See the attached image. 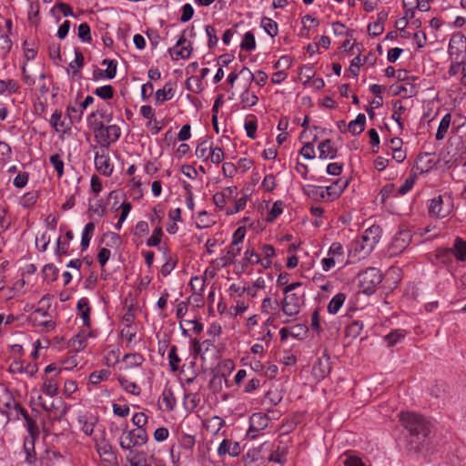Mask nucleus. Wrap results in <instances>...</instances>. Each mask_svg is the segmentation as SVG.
<instances>
[{
    "instance_id": "nucleus-1",
    "label": "nucleus",
    "mask_w": 466,
    "mask_h": 466,
    "mask_svg": "<svg viewBox=\"0 0 466 466\" xmlns=\"http://www.w3.org/2000/svg\"><path fill=\"white\" fill-rule=\"evenodd\" d=\"M400 419L404 428L410 432L411 448L419 450L431 432L430 423L424 417L414 412H403L400 415Z\"/></svg>"
},
{
    "instance_id": "nucleus-2",
    "label": "nucleus",
    "mask_w": 466,
    "mask_h": 466,
    "mask_svg": "<svg viewBox=\"0 0 466 466\" xmlns=\"http://www.w3.org/2000/svg\"><path fill=\"white\" fill-rule=\"evenodd\" d=\"M88 125L95 134L96 141L101 147H109L117 141L121 135L120 127L116 125L106 127L102 121L96 119V113H91L87 117Z\"/></svg>"
},
{
    "instance_id": "nucleus-3",
    "label": "nucleus",
    "mask_w": 466,
    "mask_h": 466,
    "mask_svg": "<svg viewBox=\"0 0 466 466\" xmlns=\"http://www.w3.org/2000/svg\"><path fill=\"white\" fill-rule=\"evenodd\" d=\"M382 234L380 226L373 225L367 228L360 238L355 239L351 243L350 253L354 252L359 255V258L368 256L379 243Z\"/></svg>"
},
{
    "instance_id": "nucleus-4",
    "label": "nucleus",
    "mask_w": 466,
    "mask_h": 466,
    "mask_svg": "<svg viewBox=\"0 0 466 466\" xmlns=\"http://www.w3.org/2000/svg\"><path fill=\"white\" fill-rule=\"evenodd\" d=\"M147 441V433L145 429L127 430L125 424L119 437V445L125 451H132L134 448L141 447Z\"/></svg>"
},
{
    "instance_id": "nucleus-5",
    "label": "nucleus",
    "mask_w": 466,
    "mask_h": 466,
    "mask_svg": "<svg viewBox=\"0 0 466 466\" xmlns=\"http://www.w3.org/2000/svg\"><path fill=\"white\" fill-rule=\"evenodd\" d=\"M453 198L451 193L441 194L430 200L428 212L431 217L444 218L453 210Z\"/></svg>"
},
{
    "instance_id": "nucleus-6",
    "label": "nucleus",
    "mask_w": 466,
    "mask_h": 466,
    "mask_svg": "<svg viewBox=\"0 0 466 466\" xmlns=\"http://www.w3.org/2000/svg\"><path fill=\"white\" fill-rule=\"evenodd\" d=\"M359 283L362 291L366 294H371L382 281V275L376 268H368L359 274Z\"/></svg>"
},
{
    "instance_id": "nucleus-7",
    "label": "nucleus",
    "mask_w": 466,
    "mask_h": 466,
    "mask_svg": "<svg viewBox=\"0 0 466 466\" xmlns=\"http://www.w3.org/2000/svg\"><path fill=\"white\" fill-rule=\"evenodd\" d=\"M304 292H293L285 294L281 301V309L283 313L289 317L297 316L301 307L304 305Z\"/></svg>"
},
{
    "instance_id": "nucleus-8",
    "label": "nucleus",
    "mask_w": 466,
    "mask_h": 466,
    "mask_svg": "<svg viewBox=\"0 0 466 466\" xmlns=\"http://www.w3.org/2000/svg\"><path fill=\"white\" fill-rule=\"evenodd\" d=\"M411 238L412 236L409 230L403 229L397 232L389 245L390 255L397 256L403 252L410 244Z\"/></svg>"
},
{
    "instance_id": "nucleus-9",
    "label": "nucleus",
    "mask_w": 466,
    "mask_h": 466,
    "mask_svg": "<svg viewBox=\"0 0 466 466\" xmlns=\"http://www.w3.org/2000/svg\"><path fill=\"white\" fill-rule=\"evenodd\" d=\"M268 452V447L266 443L249 450L244 456L243 461L245 466H264L268 461L266 453Z\"/></svg>"
},
{
    "instance_id": "nucleus-10",
    "label": "nucleus",
    "mask_w": 466,
    "mask_h": 466,
    "mask_svg": "<svg viewBox=\"0 0 466 466\" xmlns=\"http://www.w3.org/2000/svg\"><path fill=\"white\" fill-rule=\"evenodd\" d=\"M185 34L186 30H184L182 35L179 36L176 46L173 48L168 49L170 56L175 60L178 58L188 59L191 56L193 50L192 45L187 40Z\"/></svg>"
},
{
    "instance_id": "nucleus-11",
    "label": "nucleus",
    "mask_w": 466,
    "mask_h": 466,
    "mask_svg": "<svg viewBox=\"0 0 466 466\" xmlns=\"http://www.w3.org/2000/svg\"><path fill=\"white\" fill-rule=\"evenodd\" d=\"M448 53L452 60L466 56V37L461 33L454 34L449 43Z\"/></svg>"
},
{
    "instance_id": "nucleus-12",
    "label": "nucleus",
    "mask_w": 466,
    "mask_h": 466,
    "mask_svg": "<svg viewBox=\"0 0 466 466\" xmlns=\"http://www.w3.org/2000/svg\"><path fill=\"white\" fill-rule=\"evenodd\" d=\"M30 320L35 326L43 328L46 331L53 330L56 328L55 321L44 309H35L30 315Z\"/></svg>"
},
{
    "instance_id": "nucleus-13",
    "label": "nucleus",
    "mask_w": 466,
    "mask_h": 466,
    "mask_svg": "<svg viewBox=\"0 0 466 466\" xmlns=\"http://www.w3.org/2000/svg\"><path fill=\"white\" fill-rule=\"evenodd\" d=\"M330 370L331 367L329 357L323 355L322 357L319 358L316 363L313 365L312 375L317 380L320 381L329 374Z\"/></svg>"
},
{
    "instance_id": "nucleus-14",
    "label": "nucleus",
    "mask_w": 466,
    "mask_h": 466,
    "mask_svg": "<svg viewBox=\"0 0 466 466\" xmlns=\"http://www.w3.org/2000/svg\"><path fill=\"white\" fill-rule=\"evenodd\" d=\"M16 402L12 392L6 388H4L0 395V411L5 414L8 420L12 419V409L15 408Z\"/></svg>"
},
{
    "instance_id": "nucleus-15",
    "label": "nucleus",
    "mask_w": 466,
    "mask_h": 466,
    "mask_svg": "<svg viewBox=\"0 0 466 466\" xmlns=\"http://www.w3.org/2000/svg\"><path fill=\"white\" fill-rule=\"evenodd\" d=\"M240 452L241 447L239 443L229 439H224L218 448V455L219 457H224L226 455L237 457Z\"/></svg>"
},
{
    "instance_id": "nucleus-16",
    "label": "nucleus",
    "mask_w": 466,
    "mask_h": 466,
    "mask_svg": "<svg viewBox=\"0 0 466 466\" xmlns=\"http://www.w3.org/2000/svg\"><path fill=\"white\" fill-rule=\"evenodd\" d=\"M268 417L262 413H254L250 417V425L248 434L255 438L258 433L268 426Z\"/></svg>"
},
{
    "instance_id": "nucleus-17",
    "label": "nucleus",
    "mask_w": 466,
    "mask_h": 466,
    "mask_svg": "<svg viewBox=\"0 0 466 466\" xmlns=\"http://www.w3.org/2000/svg\"><path fill=\"white\" fill-rule=\"evenodd\" d=\"M39 436L38 427L35 426V432L34 434L29 433V437L25 439L24 450L25 452V461L29 464H33L35 461V442Z\"/></svg>"
},
{
    "instance_id": "nucleus-18",
    "label": "nucleus",
    "mask_w": 466,
    "mask_h": 466,
    "mask_svg": "<svg viewBox=\"0 0 466 466\" xmlns=\"http://www.w3.org/2000/svg\"><path fill=\"white\" fill-rule=\"evenodd\" d=\"M95 166L99 173L106 177L111 176L113 172V165L110 163V158L107 155L96 153Z\"/></svg>"
},
{
    "instance_id": "nucleus-19",
    "label": "nucleus",
    "mask_w": 466,
    "mask_h": 466,
    "mask_svg": "<svg viewBox=\"0 0 466 466\" xmlns=\"http://www.w3.org/2000/svg\"><path fill=\"white\" fill-rule=\"evenodd\" d=\"M14 419L18 420L19 416L22 415L25 420V426L28 433L34 434L35 432V421L29 416L25 409H24L19 402H16L15 408L12 409Z\"/></svg>"
},
{
    "instance_id": "nucleus-20",
    "label": "nucleus",
    "mask_w": 466,
    "mask_h": 466,
    "mask_svg": "<svg viewBox=\"0 0 466 466\" xmlns=\"http://www.w3.org/2000/svg\"><path fill=\"white\" fill-rule=\"evenodd\" d=\"M318 149L319 152V157L321 159H334L337 157L338 149L333 146L331 139L321 141Z\"/></svg>"
},
{
    "instance_id": "nucleus-21",
    "label": "nucleus",
    "mask_w": 466,
    "mask_h": 466,
    "mask_svg": "<svg viewBox=\"0 0 466 466\" xmlns=\"http://www.w3.org/2000/svg\"><path fill=\"white\" fill-rule=\"evenodd\" d=\"M47 412L53 420H59L67 412V407L61 399L55 400L49 404Z\"/></svg>"
},
{
    "instance_id": "nucleus-22",
    "label": "nucleus",
    "mask_w": 466,
    "mask_h": 466,
    "mask_svg": "<svg viewBox=\"0 0 466 466\" xmlns=\"http://www.w3.org/2000/svg\"><path fill=\"white\" fill-rule=\"evenodd\" d=\"M446 253H452L457 260H466V241L460 237L454 239V243L451 248L445 250Z\"/></svg>"
},
{
    "instance_id": "nucleus-23",
    "label": "nucleus",
    "mask_w": 466,
    "mask_h": 466,
    "mask_svg": "<svg viewBox=\"0 0 466 466\" xmlns=\"http://www.w3.org/2000/svg\"><path fill=\"white\" fill-rule=\"evenodd\" d=\"M268 452L269 454L267 457L268 461L282 463L286 460V456L288 454V447L281 445V442H279L275 450L268 449Z\"/></svg>"
},
{
    "instance_id": "nucleus-24",
    "label": "nucleus",
    "mask_w": 466,
    "mask_h": 466,
    "mask_svg": "<svg viewBox=\"0 0 466 466\" xmlns=\"http://www.w3.org/2000/svg\"><path fill=\"white\" fill-rule=\"evenodd\" d=\"M77 311L83 319V323L86 327H90V311L89 301L86 298H82L77 301L76 305Z\"/></svg>"
},
{
    "instance_id": "nucleus-25",
    "label": "nucleus",
    "mask_w": 466,
    "mask_h": 466,
    "mask_svg": "<svg viewBox=\"0 0 466 466\" xmlns=\"http://www.w3.org/2000/svg\"><path fill=\"white\" fill-rule=\"evenodd\" d=\"M175 83L167 82L162 89H158L156 92V102L163 103L165 101L170 100L173 98L175 95Z\"/></svg>"
},
{
    "instance_id": "nucleus-26",
    "label": "nucleus",
    "mask_w": 466,
    "mask_h": 466,
    "mask_svg": "<svg viewBox=\"0 0 466 466\" xmlns=\"http://www.w3.org/2000/svg\"><path fill=\"white\" fill-rule=\"evenodd\" d=\"M366 116L364 114L360 113L357 117L350 121L348 125V131L353 136L360 135L365 129Z\"/></svg>"
},
{
    "instance_id": "nucleus-27",
    "label": "nucleus",
    "mask_w": 466,
    "mask_h": 466,
    "mask_svg": "<svg viewBox=\"0 0 466 466\" xmlns=\"http://www.w3.org/2000/svg\"><path fill=\"white\" fill-rule=\"evenodd\" d=\"M63 459V456L56 451L46 450L40 458V466H55V464Z\"/></svg>"
},
{
    "instance_id": "nucleus-28",
    "label": "nucleus",
    "mask_w": 466,
    "mask_h": 466,
    "mask_svg": "<svg viewBox=\"0 0 466 466\" xmlns=\"http://www.w3.org/2000/svg\"><path fill=\"white\" fill-rule=\"evenodd\" d=\"M19 83L15 79H0V95H13L18 93Z\"/></svg>"
},
{
    "instance_id": "nucleus-29",
    "label": "nucleus",
    "mask_w": 466,
    "mask_h": 466,
    "mask_svg": "<svg viewBox=\"0 0 466 466\" xmlns=\"http://www.w3.org/2000/svg\"><path fill=\"white\" fill-rule=\"evenodd\" d=\"M96 225L94 222L87 223L82 232V238H81V249L82 251H85L88 248L90 240L93 237L94 231H95Z\"/></svg>"
},
{
    "instance_id": "nucleus-30",
    "label": "nucleus",
    "mask_w": 466,
    "mask_h": 466,
    "mask_svg": "<svg viewBox=\"0 0 466 466\" xmlns=\"http://www.w3.org/2000/svg\"><path fill=\"white\" fill-rule=\"evenodd\" d=\"M303 192L309 198L314 200L325 199L324 188L314 185H306L303 187Z\"/></svg>"
},
{
    "instance_id": "nucleus-31",
    "label": "nucleus",
    "mask_w": 466,
    "mask_h": 466,
    "mask_svg": "<svg viewBox=\"0 0 466 466\" xmlns=\"http://www.w3.org/2000/svg\"><path fill=\"white\" fill-rule=\"evenodd\" d=\"M346 299V295L344 293L336 294L329 302L327 309L330 314H336L339 312L342 305L344 304Z\"/></svg>"
},
{
    "instance_id": "nucleus-32",
    "label": "nucleus",
    "mask_w": 466,
    "mask_h": 466,
    "mask_svg": "<svg viewBox=\"0 0 466 466\" xmlns=\"http://www.w3.org/2000/svg\"><path fill=\"white\" fill-rule=\"evenodd\" d=\"M406 335L407 331L405 329H393L389 334L385 335L383 339L388 347H392L400 339H404Z\"/></svg>"
},
{
    "instance_id": "nucleus-33",
    "label": "nucleus",
    "mask_w": 466,
    "mask_h": 466,
    "mask_svg": "<svg viewBox=\"0 0 466 466\" xmlns=\"http://www.w3.org/2000/svg\"><path fill=\"white\" fill-rule=\"evenodd\" d=\"M225 420L219 416H213L209 418L206 422L207 431L218 434V431L225 426Z\"/></svg>"
},
{
    "instance_id": "nucleus-34",
    "label": "nucleus",
    "mask_w": 466,
    "mask_h": 466,
    "mask_svg": "<svg viewBox=\"0 0 466 466\" xmlns=\"http://www.w3.org/2000/svg\"><path fill=\"white\" fill-rule=\"evenodd\" d=\"M43 392L50 397H54L58 392V383L56 378L46 377L43 384Z\"/></svg>"
},
{
    "instance_id": "nucleus-35",
    "label": "nucleus",
    "mask_w": 466,
    "mask_h": 466,
    "mask_svg": "<svg viewBox=\"0 0 466 466\" xmlns=\"http://www.w3.org/2000/svg\"><path fill=\"white\" fill-rule=\"evenodd\" d=\"M451 115L450 113H447L441 118L440 125L438 127L437 133H436L437 140H442L445 137V135L451 126Z\"/></svg>"
},
{
    "instance_id": "nucleus-36",
    "label": "nucleus",
    "mask_w": 466,
    "mask_h": 466,
    "mask_svg": "<svg viewBox=\"0 0 466 466\" xmlns=\"http://www.w3.org/2000/svg\"><path fill=\"white\" fill-rule=\"evenodd\" d=\"M117 380H118L120 385L122 386V388L127 392H128L132 395H135V396H137L140 394V388L137 383H135L133 381H129L127 378L122 377V376H119Z\"/></svg>"
},
{
    "instance_id": "nucleus-37",
    "label": "nucleus",
    "mask_w": 466,
    "mask_h": 466,
    "mask_svg": "<svg viewBox=\"0 0 466 466\" xmlns=\"http://www.w3.org/2000/svg\"><path fill=\"white\" fill-rule=\"evenodd\" d=\"M110 374V370L106 369L95 370L89 375V382L93 385H98L101 381L106 380Z\"/></svg>"
},
{
    "instance_id": "nucleus-38",
    "label": "nucleus",
    "mask_w": 466,
    "mask_h": 466,
    "mask_svg": "<svg viewBox=\"0 0 466 466\" xmlns=\"http://www.w3.org/2000/svg\"><path fill=\"white\" fill-rule=\"evenodd\" d=\"M406 108L400 101H396L393 104V113L391 118L398 124L400 128H403V122L401 115L405 112Z\"/></svg>"
},
{
    "instance_id": "nucleus-39",
    "label": "nucleus",
    "mask_w": 466,
    "mask_h": 466,
    "mask_svg": "<svg viewBox=\"0 0 466 466\" xmlns=\"http://www.w3.org/2000/svg\"><path fill=\"white\" fill-rule=\"evenodd\" d=\"M162 401L166 406V410L171 411L176 407V398L173 391L170 389H166L161 395Z\"/></svg>"
},
{
    "instance_id": "nucleus-40",
    "label": "nucleus",
    "mask_w": 466,
    "mask_h": 466,
    "mask_svg": "<svg viewBox=\"0 0 466 466\" xmlns=\"http://www.w3.org/2000/svg\"><path fill=\"white\" fill-rule=\"evenodd\" d=\"M58 268L52 263L46 264L43 268L44 279L48 282L55 281L58 277Z\"/></svg>"
},
{
    "instance_id": "nucleus-41",
    "label": "nucleus",
    "mask_w": 466,
    "mask_h": 466,
    "mask_svg": "<svg viewBox=\"0 0 466 466\" xmlns=\"http://www.w3.org/2000/svg\"><path fill=\"white\" fill-rule=\"evenodd\" d=\"M62 113L61 111L56 110L50 118V125L56 128V131H64L68 127L67 125L65 124L64 120H61Z\"/></svg>"
},
{
    "instance_id": "nucleus-42",
    "label": "nucleus",
    "mask_w": 466,
    "mask_h": 466,
    "mask_svg": "<svg viewBox=\"0 0 466 466\" xmlns=\"http://www.w3.org/2000/svg\"><path fill=\"white\" fill-rule=\"evenodd\" d=\"M343 248L339 242L332 243L328 252V256L334 258L338 263H341L343 261Z\"/></svg>"
},
{
    "instance_id": "nucleus-43",
    "label": "nucleus",
    "mask_w": 466,
    "mask_h": 466,
    "mask_svg": "<svg viewBox=\"0 0 466 466\" xmlns=\"http://www.w3.org/2000/svg\"><path fill=\"white\" fill-rule=\"evenodd\" d=\"M244 71H248V74L249 75L251 80L255 81L258 86H262L266 84L267 80H268V76L266 73H264L263 71H257L256 74L254 75L248 67L244 66L241 70H240V74H243Z\"/></svg>"
},
{
    "instance_id": "nucleus-44",
    "label": "nucleus",
    "mask_w": 466,
    "mask_h": 466,
    "mask_svg": "<svg viewBox=\"0 0 466 466\" xmlns=\"http://www.w3.org/2000/svg\"><path fill=\"white\" fill-rule=\"evenodd\" d=\"M261 26L271 37L278 35V24L271 18L263 17L261 19Z\"/></svg>"
},
{
    "instance_id": "nucleus-45",
    "label": "nucleus",
    "mask_w": 466,
    "mask_h": 466,
    "mask_svg": "<svg viewBox=\"0 0 466 466\" xmlns=\"http://www.w3.org/2000/svg\"><path fill=\"white\" fill-rule=\"evenodd\" d=\"M186 87L187 90L198 94L202 91V81L198 76H190L186 81Z\"/></svg>"
},
{
    "instance_id": "nucleus-46",
    "label": "nucleus",
    "mask_w": 466,
    "mask_h": 466,
    "mask_svg": "<svg viewBox=\"0 0 466 466\" xmlns=\"http://www.w3.org/2000/svg\"><path fill=\"white\" fill-rule=\"evenodd\" d=\"M39 197L37 191H29L25 193L20 199V204L24 208H30L35 204Z\"/></svg>"
},
{
    "instance_id": "nucleus-47",
    "label": "nucleus",
    "mask_w": 466,
    "mask_h": 466,
    "mask_svg": "<svg viewBox=\"0 0 466 466\" xmlns=\"http://www.w3.org/2000/svg\"><path fill=\"white\" fill-rule=\"evenodd\" d=\"M123 360L131 368L140 366L144 358L140 353H128L124 356Z\"/></svg>"
},
{
    "instance_id": "nucleus-48",
    "label": "nucleus",
    "mask_w": 466,
    "mask_h": 466,
    "mask_svg": "<svg viewBox=\"0 0 466 466\" xmlns=\"http://www.w3.org/2000/svg\"><path fill=\"white\" fill-rule=\"evenodd\" d=\"M240 47L246 51H252L256 47L255 35L252 32L248 31L244 35Z\"/></svg>"
},
{
    "instance_id": "nucleus-49",
    "label": "nucleus",
    "mask_w": 466,
    "mask_h": 466,
    "mask_svg": "<svg viewBox=\"0 0 466 466\" xmlns=\"http://www.w3.org/2000/svg\"><path fill=\"white\" fill-rule=\"evenodd\" d=\"M279 303L277 299L265 298L261 304V311L266 314H272L279 308Z\"/></svg>"
},
{
    "instance_id": "nucleus-50",
    "label": "nucleus",
    "mask_w": 466,
    "mask_h": 466,
    "mask_svg": "<svg viewBox=\"0 0 466 466\" xmlns=\"http://www.w3.org/2000/svg\"><path fill=\"white\" fill-rule=\"evenodd\" d=\"M177 346H171L168 352V360L169 366L172 371H177L178 370V364L181 361L180 358L177 353Z\"/></svg>"
},
{
    "instance_id": "nucleus-51",
    "label": "nucleus",
    "mask_w": 466,
    "mask_h": 466,
    "mask_svg": "<svg viewBox=\"0 0 466 466\" xmlns=\"http://www.w3.org/2000/svg\"><path fill=\"white\" fill-rule=\"evenodd\" d=\"M211 147H212L208 145V141H202L199 143L195 151L197 157L208 160V153Z\"/></svg>"
},
{
    "instance_id": "nucleus-52",
    "label": "nucleus",
    "mask_w": 466,
    "mask_h": 466,
    "mask_svg": "<svg viewBox=\"0 0 466 466\" xmlns=\"http://www.w3.org/2000/svg\"><path fill=\"white\" fill-rule=\"evenodd\" d=\"M102 65H107L105 70V76L108 79H113L116 75L117 62L116 60L104 59Z\"/></svg>"
},
{
    "instance_id": "nucleus-53",
    "label": "nucleus",
    "mask_w": 466,
    "mask_h": 466,
    "mask_svg": "<svg viewBox=\"0 0 466 466\" xmlns=\"http://www.w3.org/2000/svg\"><path fill=\"white\" fill-rule=\"evenodd\" d=\"M50 163L57 173L58 177L64 174V162L59 154H54L50 157Z\"/></svg>"
},
{
    "instance_id": "nucleus-54",
    "label": "nucleus",
    "mask_w": 466,
    "mask_h": 466,
    "mask_svg": "<svg viewBox=\"0 0 466 466\" xmlns=\"http://www.w3.org/2000/svg\"><path fill=\"white\" fill-rule=\"evenodd\" d=\"M240 97H241V102L243 103V107L253 106L258 101V97L254 93H249L248 90H245L241 94Z\"/></svg>"
},
{
    "instance_id": "nucleus-55",
    "label": "nucleus",
    "mask_w": 466,
    "mask_h": 466,
    "mask_svg": "<svg viewBox=\"0 0 466 466\" xmlns=\"http://www.w3.org/2000/svg\"><path fill=\"white\" fill-rule=\"evenodd\" d=\"M177 263V258H173L172 256H169L167 259L164 265L161 267V274L164 277L168 276L171 271L176 268Z\"/></svg>"
},
{
    "instance_id": "nucleus-56",
    "label": "nucleus",
    "mask_w": 466,
    "mask_h": 466,
    "mask_svg": "<svg viewBox=\"0 0 466 466\" xmlns=\"http://www.w3.org/2000/svg\"><path fill=\"white\" fill-rule=\"evenodd\" d=\"M78 37L82 42L89 43L92 39L90 26L86 23H82L78 26Z\"/></svg>"
},
{
    "instance_id": "nucleus-57",
    "label": "nucleus",
    "mask_w": 466,
    "mask_h": 466,
    "mask_svg": "<svg viewBox=\"0 0 466 466\" xmlns=\"http://www.w3.org/2000/svg\"><path fill=\"white\" fill-rule=\"evenodd\" d=\"M283 211V202L282 201H276L270 211L268 212L267 220L268 222L274 221Z\"/></svg>"
},
{
    "instance_id": "nucleus-58",
    "label": "nucleus",
    "mask_w": 466,
    "mask_h": 466,
    "mask_svg": "<svg viewBox=\"0 0 466 466\" xmlns=\"http://www.w3.org/2000/svg\"><path fill=\"white\" fill-rule=\"evenodd\" d=\"M224 152L220 147H211L209 153H208V159L213 164H219L224 159Z\"/></svg>"
},
{
    "instance_id": "nucleus-59",
    "label": "nucleus",
    "mask_w": 466,
    "mask_h": 466,
    "mask_svg": "<svg viewBox=\"0 0 466 466\" xmlns=\"http://www.w3.org/2000/svg\"><path fill=\"white\" fill-rule=\"evenodd\" d=\"M94 93L102 99H110L114 96V89L112 86L106 85L97 87Z\"/></svg>"
},
{
    "instance_id": "nucleus-60",
    "label": "nucleus",
    "mask_w": 466,
    "mask_h": 466,
    "mask_svg": "<svg viewBox=\"0 0 466 466\" xmlns=\"http://www.w3.org/2000/svg\"><path fill=\"white\" fill-rule=\"evenodd\" d=\"M96 451L98 454L106 461H110L114 457L112 448L108 443L98 445Z\"/></svg>"
},
{
    "instance_id": "nucleus-61",
    "label": "nucleus",
    "mask_w": 466,
    "mask_h": 466,
    "mask_svg": "<svg viewBox=\"0 0 466 466\" xmlns=\"http://www.w3.org/2000/svg\"><path fill=\"white\" fill-rule=\"evenodd\" d=\"M381 201L385 202L390 197H398L394 184L385 185L380 191Z\"/></svg>"
},
{
    "instance_id": "nucleus-62",
    "label": "nucleus",
    "mask_w": 466,
    "mask_h": 466,
    "mask_svg": "<svg viewBox=\"0 0 466 466\" xmlns=\"http://www.w3.org/2000/svg\"><path fill=\"white\" fill-rule=\"evenodd\" d=\"M185 400L187 403V409L190 410H195L201 401L200 394L198 392L195 393H188L185 396Z\"/></svg>"
},
{
    "instance_id": "nucleus-63",
    "label": "nucleus",
    "mask_w": 466,
    "mask_h": 466,
    "mask_svg": "<svg viewBox=\"0 0 466 466\" xmlns=\"http://www.w3.org/2000/svg\"><path fill=\"white\" fill-rule=\"evenodd\" d=\"M205 31L208 37V46L209 48H213L214 46H217L218 41V38L217 36V31L214 26L209 25L205 26Z\"/></svg>"
},
{
    "instance_id": "nucleus-64",
    "label": "nucleus",
    "mask_w": 466,
    "mask_h": 466,
    "mask_svg": "<svg viewBox=\"0 0 466 466\" xmlns=\"http://www.w3.org/2000/svg\"><path fill=\"white\" fill-rule=\"evenodd\" d=\"M163 235L162 228L157 227L154 229L152 236L147 240L148 247H157L160 244L161 236Z\"/></svg>"
}]
</instances>
